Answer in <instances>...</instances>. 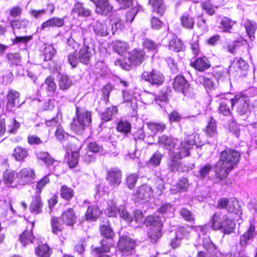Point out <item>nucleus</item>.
Wrapping results in <instances>:
<instances>
[{
    "label": "nucleus",
    "instance_id": "obj_1",
    "mask_svg": "<svg viewBox=\"0 0 257 257\" xmlns=\"http://www.w3.org/2000/svg\"><path fill=\"white\" fill-rule=\"evenodd\" d=\"M194 135H189L185 139L184 141L180 142L178 139L170 136L162 135L159 137L158 144L160 147L169 151L170 156H188L189 151L195 145Z\"/></svg>",
    "mask_w": 257,
    "mask_h": 257
},
{
    "label": "nucleus",
    "instance_id": "obj_2",
    "mask_svg": "<svg viewBox=\"0 0 257 257\" xmlns=\"http://www.w3.org/2000/svg\"><path fill=\"white\" fill-rule=\"evenodd\" d=\"M239 158V153L234 150L227 149L222 151L214 167L216 177L220 181L226 178L238 163Z\"/></svg>",
    "mask_w": 257,
    "mask_h": 257
},
{
    "label": "nucleus",
    "instance_id": "obj_3",
    "mask_svg": "<svg viewBox=\"0 0 257 257\" xmlns=\"http://www.w3.org/2000/svg\"><path fill=\"white\" fill-rule=\"evenodd\" d=\"M211 227L214 230H220L224 234H229L233 232L235 223L227 215H223L221 212H216L211 219Z\"/></svg>",
    "mask_w": 257,
    "mask_h": 257
},
{
    "label": "nucleus",
    "instance_id": "obj_4",
    "mask_svg": "<svg viewBox=\"0 0 257 257\" xmlns=\"http://www.w3.org/2000/svg\"><path fill=\"white\" fill-rule=\"evenodd\" d=\"M76 118H74L71 123V130L76 133L80 134L89 126L91 123V113L80 107L76 108Z\"/></svg>",
    "mask_w": 257,
    "mask_h": 257
},
{
    "label": "nucleus",
    "instance_id": "obj_5",
    "mask_svg": "<svg viewBox=\"0 0 257 257\" xmlns=\"http://www.w3.org/2000/svg\"><path fill=\"white\" fill-rule=\"evenodd\" d=\"M100 230L101 233L105 237L106 239L102 240L100 247H95L93 249V250L98 254L102 252H107L110 250V247L113 245L112 238L114 235V232L108 222H107V224L101 225Z\"/></svg>",
    "mask_w": 257,
    "mask_h": 257
},
{
    "label": "nucleus",
    "instance_id": "obj_6",
    "mask_svg": "<svg viewBox=\"0 0 257 257\" xmlns=\"http://www.w3.org/2000/svg\"><path fill=\"white\" fill-rule=\"evenodd\" d=\"M145 222L147 226H151L148 232L151 241L152 243L157 242L162 236V223L160 217L150 215L146 219Z\"/></svg>",
    "mask_w": 257,
    "mask_h": 257
},
{
    "label": "nucleus",
    "instance_id": "obj_7",
    "mask_svg": "<svg viewBox=\"0 0 257 257\" xmlns=\"http://www.w3.org/2000/svg\"><path fill=\"white\" fill-rule=\"evenodd\" d=\"M95 53L94 42L91 38H84V44L78 52L79 61L88 64Z\"/></svg>",
    "mask_w": 257,
    "mask_h": 257
},
{
    "label": "nucleus",
    "instance_id": "obj_8",
    "mask_svg": "<svg viewBox=\"0 0 257 257\" xmlns=\"http://www.w3.org/2000/svg\"><path fill=\"white\" fill-rule=\"evenodd\" d=\"M231 108H235L237 113L242 115L249 111V100L244 95L237 94L231 98Z\"/></svg>",
    "mask_w": 257,
    "mask_h": 257
},
{
    "label": "nucleus",
    "instance_id": "obj_9",
    "mask_svg": "<svg viewBox=\"0 0 257 257\" xmlns=\"http://www.w3.org/2000/svg\"><path fill=\"white\" fill-rule=\"evenodd\" d=\"M142 78L150 85L155 86L162 85L164 81V75L160 72L155 70L144 71L142 74Z\"/></svg>",
    "mask_w": 257,
    "mask_h": 257
},
{
    "label": "nucleus",
    "instance_id": "obj_10",
    "mask_svg": "<svg viewBox=\"0 0 257 257\" xmlns=\"http://www.w3.org/2000/svg\"><path fill=\"white\" fill-rule=\"evenodd\" d=\"M35 177L34 170L28 167L21 169L16 174V179L19 184L25 185L34 181Z\"/></svg>",
    "mask_w": 257,
    "mask_h": 257
},
{
    "label": "nucleus",
    "instance_id": "obj_11",
    "mask_svg": "<svg viewBox=\"0 0 257 257\" xmlns=\"http://www.w3.org/2000/svg\"><path fill=\"white\" fill-rule=\"evenodd\" d=\"M217 207L220 209L226 208L228 212L236 214L238 213L240 210V206L238 204L237 200L234 198H220L218 201Z\"/></svg>",
    "mask_w": 257,
    "mask_h": 257
},
{
    "label": "nucleus",
    "instance_id": "obj_12",
    "mask_svg": "<svg viewBox=\"0 0 257 257\" xmlns=\"http://www.w3.org/2000/svg\"><path fill=\"white\" fill-rule=\"evenodd\" d=\"M136 246L135 242L130 237L122 236L118 242V248L123 255L132 254Z\"/></svg>",
    "mask_w": 257,
    "mask_h": 257
},
{
    "label": "nucleus",
    "instance_id": "obj_13",
    "mask_svg": "<svg viewBox=\"0 0 257 257\" xmlns=\"http://www.w3.org/2000/svg\"><path fill=\"white\" fill-rule=\"evenodd\" d=\"M106 179L110 187H117L121 182V171L117 167L110 168L107 171Z\"/></svg>",
    "mask_w": 257,
    "mask_h": 257
},
{
    "label": "nucleus",
    "instance_id": "obj_14",
    "mask_svg": "<svg viewBox=\"0 0 257 257\" xmlns=\"http://www.w3.org/2000/svg\"><path fill=\"white\" fill-rule=\"evenodd\" d=\"M134 196L138 200L148 202L154 197V191L150 185L145 184L137 188Z\"/></svg>",
    "mask_w": 257,
    "mask_h": 257
},
{
    "label": "nucleus",
    "instance_id": "obj_15",
    "mask_svg": "<svg viewBox=\"0 0 257 257\" xmlns=\"http://www.w3.org/2000/svg\"><path fill=\"white\" fill-rule=\"evenodd\" d=\"M95 6V12L96 14L106 16L113 10V7L109 0H90Z\"/></svg>",
    "mask_w": 257,
    "mask_h": 257
},
{
    "label": "nucleus",
    "instance_id": "obj_16",
    "mask_svg": "<svg viewBox=\"0 0 257 257\" xmlns=\"http://www.w3.org/2000/svg\"><path fill=\"white\" fill-rule=\"evenodd\" d=\"M7 110L11 111L15 107H19L21 103L20 102V93L14 90H10L7 96Z\"/></svg>",
    "mask_w": 257,
    "mask_h": 257
},
{
    "label": "nucleus",
    "instance_id": "obj_17",
    "mask_svg": "<svg viewBox=\"0 0 257 257\" xmlns=\"http://www.w3.org/2000/svg\"><path fill=\"white\" fill-rule=\"evenodd\" d=\"M257 234V229L255 225L250 224L247 230L240 237L239 244L242 247H245L248 241L252 240Z\"/></svg>",
    "mask_w": 257,
    "mask_h": 257
},
{
    "label": "nucleus",
    "instance_id": "obj_18",
    "mask_svg": "<svg viewBox=\"0 0 257 257\" xmlns=\"http://www.w3.org/2000/svg\"><path fill=\"white\" fill-rule=\"evenodd\" d=\"M173 88L176 91L181 92L184 95H188L189 84L185 78L181 76H177L174 79L173 83Z\"/></svg>",
    "mask_w": 257,
    "mask_h": 257
},
{
    "label": "nucleus",
    "instance_id": "obj_19",
    "mask_svg": "<svg viewBox=\"0 0 257 257\" xmlns=\"http://www.w3.org/2000/svg\"><path fill=\"white\" fill-rule=\"evenodd\" d=\"M92 27L95 34L97 36L104 37L109 34L107 25L104 21H97L94 22Z\"/></svg>",
    "mask_w": 257,
    "mask_h": 257
},
{
    "label": "nucleus",
    "instance_id": "obj_20",
    "mask_svg": "<svg viewBox=\"0 0 257 257\" xmlns=\"http://www.w3.org/2000/svg\"><path fill=\"white\" fill-rule=\"evenodd\" d=\"M128 60L132 64L139 65L145 60V53L141 50L135 49L129 53Z\"/></svg>",
    "mask_w": 257,
    "mask_h": 257
},
{
    "label": "nucleus",
    "instance_id": "obj_21",
    "mask_svg": "<svg viewBox=\"0 0 257 257\" xmlns=\"http://www.w3.org/2000/svg\"><path fill=\"white\" fill-rule=\"evenodd\" d=\"M60 218L63 223L68 226H73L76 221V217L74 211L71 208L65 210Z\"/></svg>",
    "mask_w": 257,
    "mask_h": 257
},
{
    "label": "nucleus",
    "instance_id": "obj_22",
    "mask_svg": "<svg viewBox=\"0 0 257 257\" xmlns=\"http://www.w3.org/2000/svg\"><path fill=\"white\" fill-rule=\"evenodd\" d=\"M192 66L199 71H203L210 67L209 60L206 57H200L191 63Z\"/></svg>",
    "mask_w": 257,
    "mask_h": 257
},
{
    "label": "nucleus",
    "instance_id": "obj_23",
    "mask_svg": "<svg viewBox=\"0 0 257 257\" xmlns=\"http://www.w3.org/2000/svg\"><path fill=\"white\" fill-rule=\"evenodd\" d=\"M63 19L58 17H53L41 25V29L44 30L49 27H61L64 25Z\"/></svg>",
    "mask_w": 257,
    "mask_h": 257
},
{
    "label": "nucleus",
    "instance_id": "obj_24",
    "mask_svg": "<svg viewBox=\"0 0 257 257\" xmlns=\"http://www.w3.org/2000/svg\"><path fill=\"white\" fill-rule=\"evenodd\" d=\"M56 85L54 82V79L52 76L48 77L45 83L41 86V88L46 89L48 95L53 96L56 90Z\"/></svg>",
    "mask_w": 257,
    "mask_h": 257
},
{
    "label": "nucleus",
    "instance_id": "obj_25",
    "mask_svg": "<svg viewBox=\"0 0 257 257\" xmlns=\"http://www.w3.org/2000/svg\"><path fill=\"white\" fill-rule=\"evenodd\" d=\"M28 150L21 146L15 148L13 152L12 156L17 161L24 162L28 156Z\"/></svg>",
    "mask_w": 257,
    "mask_h": 257
},
{
    "label": "nucleus",
    "instance_id": "obj_26",
    "mask_svg": "<svg viewBox=\"0 0 257 257\" xmlns=\"http://www.w3.org/2000/svg\"><path fill=\"white\" fill-rule=\"evenodd\" d=\"M43 204L42 202L40 195H36L33 197L30 205L31 212L35 214H39L42 212Z\"/></svg>",
    "mask_w": 257,
    "mask_h": 257
},
{
    "label": "nucleus",
    "instance_id": "obj_27",
    "mask_svg": "<svg viewBox=\"0 0 257 257\" xmlns=\"http://www.w3.org/2000/svg\"><path fill=\"white\" fill-rule=\"evenodd\" d=\"M180 22L181 26L185 29L192 30L194 28V19L188 13H184L180 17Z\"/></svg>",
    "mask_w": 257,
    "mask_h": 257
},
{
    "label": "nucleus",
    "instance_id": "obj_28",
    "mask_svg": "<svg viewBox=\"0 0 257 257\" xmlns=\"http://www.w3.org/2000/svg\"><path fill=\"white\" fill-rule=\"evenodd\" d=\"M220 96L221 99H223V100L219 103V111L224 115H228L231 114V111L229 106V104L231 105V99L229 100L227 98H224V94H221Z\"/></svg>",
    "mask_w": 257,
    "mask_h": 257
},
{
    "label": "nucleus",
    "instance_id": "obj_29",
    "mask_svg": "<svg viewBox=\"0 0 257 257\" xmlns=\"http://www.w3.org/2000/svg\"><path fill=\"white\" fill-rule=\"evenodd\" d=\"M72 13L76 14L79 16L82 17H87L90 16L91 15L90 10L84 8L83 4L79 2L74 5Z\"/></svg>",
    "mask_w": 257,
    "mask_h": 257
},
{
    "label": "nucleus",
    "instance_id": "obj_30",
    "mask_svg": "<svg viewBox=\"0 0 257 257\" xmlns=\"http://www.w3.org/2000/svg\"><path fill=\"white\" fill-rule=\"evenodd\" d=\"M206 135L210 137H214L217 135V126L216 120L212 117H210L205 128Z\"/></svg>",
    "mask_w": 257,
    "mask_h": 257
},
{
    "label": "nucleus",
    "instance_id": "obj_31",
    "mask_svg": "<svg viewBox=\"0 0 257 257\" xmlns=\"http://www.w3.org/2000/svg\"><path fill=\"white\" fill-rule=\"evenodd\" d=\"M118 112V109L116 106H111L106 107L105 110L101 113V119L105 121L110 120L113 116H115Z\"/></svg>",
    "mask_w": 257,
    "mask_h": 257
},
{
    "label": "nucleus",
    "instance_id": "obj_32",
    "mask_svg": "<svg viewBox=\"0 0 257 257\" xmlns=\"http://www.w3.org/2000/svg\"><path fill=\"white\" fill-rule=\"evenodd\" d=\"M246 33L250 38L252 41L254 39V33L257 29V25L256 23L253 21L246 20L244 24Z\"/></svg>",
    "mask_w": 257,
    "mask_h": 257
},
{
    "label": "nucleus",
    "instance_id": "obj_33",
    "mask_svg": "<svg viewBox=\"0 0 257 257\" xmlns=\"http://www.w3.org/2000/svg\"><path fill=\"white\" fill-rule=\"evenodd\" d=\"M189 184L188 180L185 178H182L179 180L176 186H174L171 189V193L175 194L178 192L186 191Z\"/></svg>",
    "mask_w": 257,
    "mask_h": 257
},
{
    "label": "nucleus",
    "instance_id": "obj_34",
    "mask_svg": "<svg viewBox=\"0 0 257 257\" xmlns=\"http://www.w3.org/2000/svg\"><path fill=\"white\" fill-rule=\"evenodd\" d=\"M186 234V230L184 228H179L176 232L175 237L171 239L170 245L175 248L178 247L181 244V241Z\"/></svg>",
    "mask_w": 257,
    "mask_h": 257
},
{
    "label": "nucleus",
    "instance_id": "obj_35",
    "mask_svg": "<svg viewBox=\"0 0 257 257\" xmlns=\"http://www.w3.org/2000/svg\"><path fill=\"white\" fill-rule=\"evenodd\" d=\"M149 4L152 6L153 12L162 16L165 11V7L162 0H149Z\"/></svg>",
    "mask_w": 257,
    "mask_h": 257
},
{
    "label": "nucleus",
    "instance_id": "obj_36",
    "mask_svg": "<svg viewBox=\"0 0 257 257\" xmlns=\"http://www.w3.org/2000/svg\"><path fill=\"white\" fill-rule=\"evenodd\" d=\"M100 214L101 211L97 206L93 205L88 207L85 215L87 220L94 221L97 218Z\"/></svg>",
    "mask_w": 257,
    "mask_h": 257
},
{
    "label": "nucleus",
    "instance_id": "obj_37",
    "mask_svg": "<svg viewBox=\"0 0 257 257\" xmlns=\"http://www.w3.org/2000/svg\"><path fill=\"white\" fill-rule=\"evenodd\" d=\"M169 47L170 50L175 52H180L185 49L182 41L177 37L173 38L169 42Z\"/></svg>",
    "mask_w": 257,
    "mask_h": 257
},
{
    "label": "nucleus",
    "instance_id": "obj_38",
    "mask_svg": "<svg viewBox=\"0 0 257 257\" xmlns=\"http://www.w3.org/2000/svg\"><path fill=\"white\" fill-rule=\"evenodd\" d=\"M62 222L60 218L53 217L51 219L52 230L54 234L58 235L62 231L63 228Z\"/></svg>",
    "mask_w": 257,
    "mask_h": 257
},
{
    "label": "nucleus",
    "instance_id": "obj_39",
    "mask_svg": "<svg viewBox=\"0 0 257 257\" xmlns=\"http://www.w3.org/2000/svg\"><path fill=\"white\" fill-rule=\"evenodd\" d=\"M0 206L4 211V212L3 213V215L4 216H6L8 215L11 216L15 213V211L13 209L12 206V203L10 200H1Z\"/></svg>",
    "mask_w": 257,
    "mask_h": 257
},
{
    "label": "nucleus",
    "instance_id": "obj_40",
    "mask_svg": "<svg viewBox=\"0 0 257 257\" xmlns=\"http://www.w3.org/2000/svg\"><path fill=\"white\" fill-rule=\"evenodd\" d=\"M176 156H170V159L168 162V167L171 171H176L178 170L179 166L180 165V159L186 156H180L178 157V155L176 154Z\"/></svg>",
    "mask_w": 257,
    "mask_h": 257
},
{
    "label": "nucleus",
    "instance_id": "obj_41",
    "mask_svg": "<svg viewBox=\"0 0 257 257\" xmlns=\"http://www.w3.org/2000/svg\"><path fill=\"white\" fill-rule=\"evenodd\" d=\"M87 33L88 32L85 29L77 26L75 29H72L71 37L76 40L81 39L84 40V38H86L85 37Z\"/></svg>",
    "mask_w": 257,
    "mask_h": 257
},
{
    "label": "nucleus",
    "instance_id": "obj_42",
    "mask_svg": "<svg viewBox=\"0 0 257 257\" xmlns=\"http://www.w3.org/2000/svg\"><path fill=\"white\" fill-rule=\"evenodd\" d=\"M147 96L149 98V100L146 102V103L147 104L152 103L155 99L156 103L161 106V104L160 103L161 102L166 103L168 100V96L166 93H163L157 97H155L153 94L149 93L148 94Z\"/></svg>",
    "mask_w": 257,
    "mask_h": 257
},
{
    "label": "nucleus",
    "instance_id": "obj_43",
    "mask_svg": "<svg viewBox=\"0 0 257 257\" xmlns=\"http://www.w3.org/2000/svg\"><path fill=\"white\" fill-rule=\"evenodd\" d=\"M131 129V124L130 122L125 120H120L117 122L116 130L122 134H126Z\"/></svg>",
    "mask_w": 257,
    "mask_h": 257
},
{
    "label": "nucleus",
    "instance_id": "obj_44",
    "mask_svg": "<svg viewBox=\"0 0 257 257\" xmlns=\"http://www.w3.org/2000/svg\"><path fill=\"white\" fill-rule=\"evenodd\" d=\"M56 50L52 45H46L44 49V60L45 61L52 59Z\"/></svg>",
    "mask_w": 257,
    "mask_h": 257
},
{
    "label": "nucleus",
    "instance_id": "obj_45",
    "mask_svg": "<svg viewBox=\"0 0 257 257\" xmlns=\"http://www.w3.org/2000/svg\"><path fill=\"white\" fill-rule=\"evenodd\" d=\"M34 236L31 230H26L20 235V240L24 245H26L29 242L32 243Z\"/></svg>",
    "mask_w": 257,
    "mask_h": 257
},
{
    "label": "nucleus",
    "instance_id": "obj_46",
    "mask_svg": "<svg viewBox=\"0 0 257 257\" xmlns=\"http://www.w3.org/2000/svg\"><path fill=\"white\" fill-rule=\"evenodd\" d=\"M162 158V154L157 151L153 155L147 164L149 167H157L160 164Z\"/></svg>",
    "mask_w": 257,
    "mask_h": 257
},
{
    "label": "nucleus",
    "instance_id": "obj_47",
    "mask_svg": "<svg viewBox=\"0 0 257 257\" xmlns=\"http://www.w3.org/2000/svg\"><path fill=\"white\" fill-rule=\"evenodd\" d=\"M36 254L41 257H49L50 249L48 245L45 244L39 245L35 249Z\"/></svg>",
    "mask_w": 257,
    "mask_h": 257
},
{
    "label": "nucleus",
    "instance_id": "obj_48",
    "mask_svg": "<svg viewBox=\"0 0 257 257\" xmlns=\"http://www.w3.org/2000/svg\"><path fill=\"white\" fill-rule=\"evenodd\" d=\"M149 128L155 134L163 132L166 128L165 125L163 123L149 122L148 123Z\"/></svg>",
    "mask_w": 257,
    "mask_h": 257
},
{
    "label": "nucleus",
    "instance_id": "obj_49",
    "mask_svg": "<svg viewBox=\"0 0 257 257\" xmlns=\"http://www.w3.org/2000/svg\"><path fill=\"white\" fill-rule=\"evenodd\" d=\"M72 85V81L67 75H62L59 80V86L60 89H68Z\"/></svg>",
    "mask_w": 257,
    "mask_h": 257
},
{
    "label": "nucleus",
    "instance_id": "obj_50",
    "mask_svg": "<svg viewBox=\"0 0 257 257\" xmlns=\"http://www.w3.org/2000/svg\"><path fill=\"white\" fill-rule=\"evenodd\" d=\"M30 24L29 21L26 19L15 20L12 21L11 25L13 29L26 28L29 26Z\"/></svg>",
    "mask_w": 257,
    "mask_h": 257
},
{
    "label": "nucleus",
    "instance_id": "obj_51",
    "mask_svg": "<svg viewBox=\"0 0 257 257\" xmlns=\"http://www.w3.org/2000/svg\"><path fill=\"white\" fill-rule=\"evenodd\" d=\"M117 212L114 202L113 201H108L107 207L105 210V214L108 217H114Z\"/></svg>",
    "mask_w": 257,
    "mask_h": 257
},
{
    "label": "nucleus",
    "instance_id": "obj_52",
    "mask_svg": "<svg viewBox=\"0 0 257 257\" xmlns=\"http://www.w3.org/2000/svg\"><path fill=\"white\" fill-rule=\"evenodd\" d=\"M7 58L8 59L11 65H19L21 62V57L18 53H9L7 55Z\"/></svg>",
    "mask_w": 257,
    "mask_h": 257
},
{
    "label": "nucleus",
    "instance_id": "obj_53",
    "mask_svg": "<svg viewBox=\"0 0 257 257\" xmlns=\"http://www.w3.org/2000/svg\"><path fill=\"white\" fill-rule=\"evenodd\" d=\"M124 27L123 22L119 18H115L112 21L111 31L113 35L121 31Z\"/></svg>",
    "mask_w": 257,
    "mask_h": 257
},
{
    "label": "nucleus",
    "instance_id": "obj_54",
    "mask_svg": "<svg viewBox=\"0 0 257 257\" xmlns=\"http://www.w3.org/2000/svg\"><path fill=\"white\" fill-rule=\"evenodd\" d=\"M55 135L57 140L60 142L67 140L69 137L68 134L64 131L61 125L57 126L55 133Z\"/></svg>",
    "mask_w": 257,
    "mask_h": 257
},
{
    "label": "nucleus",
    "instance_id": "obj_55",
    "mask_svg": "<svg viewBox=\"0 0 257 257\" xmlns=\"http://www.w3.org/2000/svg\"><path fill=\"white\" fill-rule=\"evenodd\" d=\"M37 156L38 159L43 161L47 165H51L54 162V159L47 152H39Z\"/></svg>",
    "mask_w": 257,
    "mask_h": 257
},
{
    "label": "nucleus",
    "instance_id": "obj_56",
    "mask_svg": "<svg viewBox=\"0 0 257 257\" xmlns=\"http://www.w3.org/2000/svg\"><path fill=\"white\" fill-rule=\"evenodd\" d=\"M60 194L62 198L65 200H69L73 196L74 192L71 188L63 185L61 189Z\"/></svg>",
    "mask_w": 257,
    "mask_h": 257
},
{
    "label": "nucleus",
    "instance_id": "obj_57",
    "mask_svg": "<svg viewBox=\"0 0 257 257\" xmlns=\"http://www.w3.org/2000/svg\"><path fill=\"white\" fill-rule=\"evenodd\" d=\"M113 49L118 54L121 55L126 51L127 45L124 42L116 41L113 44Z\"/></svg>",
    "mask_w": 257,
    "mask_h": 257
},
{
    "label": "nucleus",
    "instance_id": "obj_58",
    "mask_svg": "<svg viewBox=\"0 0 257 257\" xmlns=\"http://www.w3.org/2000/svg\"><path fill=\"white\" fill-rule=\"evenodd\" d=\"M117 211L120 217L123 219L124 220L127 222H131L133 221V217L127 212L124 206H120L117 208Z\"/></svg>",
    "mask_w": 257,
    "mask_h": 257
},
{
    "label": "nucleus",
    "instance_id": "obj_59",
    "mask_svg": "<svg viewBox=\"0 0 257 257\" xmlns=\"http://www.w3.org/2000/svg\"><path fill=\"white\" fill-rule=\"evenodd\" d=\"M139 176L136 174L129 175L126 178V185L128 188L132 189L136 186Z\"/></svg>",
    "mask_w": 257,
    "mask_h": 257
},
{
    "label": "nucleus",
    "instance_id": "obj_60",
    "mask_svg": "<svg viewBox=\"0 0 257 257\" xmlns=\"http://www.w3.org/2000/svg\"><path fill=\"white\" fill-rule=\"evenodd\" d=\"M159 211L162 214H166L168 216H171L173 215L174 208L170 203H166L161 206Z\"/></svg>",
    "mask_w": 257,
    "mask_h": 257
},
{
    "label": "nucleus",
    "instance_id": "obj_61",
    "mask_svg": "<svg viewBox=\"0 0 257 257\" xmlns=\"http://www.w3.org/2000/svg\"><path fill=\"white\" fill-rule=\"evenodd\" d=\"M234 22L231 20L224 18L221 21V24L222 28H224L223 32H230L229 30L231 29Z\"/></svg>",
    "mask_w": 257,
    "mask_h": 257
},
{
    "label": "nucleus",
    "instance_id": "obj_62",
    "mask_svg": "<svg viewBox=\"0 0 257 257\" xmlns=\"http://www.w3.org/2000/svg\"><path fill=\"white\" fill-rule=\"evenodd\" d=\"M143 46L145 49L150 51H155L158 48V45L149 39H145L144 40Z\"/></svg>",
    "mask_w": 257,
    "mask_h": 257
},
{
    "label": "nucleus",
    "instance_id": "obj_63",
    "mask_svg": "<svg viewBox=\"0 0 257 257\" xmlns=\"http://www.w3.org/2000/svg\"><path fill=\"white\" fill-rule=\"evenodd\" d=\"M79 156V153L78 152H73L72 153L71 157L68 161V165L70 168H74L77 164Z\"/></svg>",
    "mask_w": 257,
    "mask_h": 257
},
{
    "label": "nucleus",
    "instance_id": "obj_64",
    "mask_svg": "<svg viewBox=\"0 0 257 257\" xmlns=\"http://www.w3.org/2000/svg\"><path fill=\"white\" fill-rule=\"evenodd\" d=\"M234 63L238 69L242 70H245L248 68L247 63L241 58H236Z\"/></svg>",
    "mask_w": 257,
    "mask_h": 257
}]
</instances>
